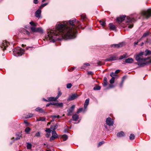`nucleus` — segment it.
I'll use <instances>...</instances> for the list:
<instances>
[{"label": "nucleus", "instance_id": "nucleus-29", "mask_svg": "<svg viewBox=\"0 0 151 151\" xmlns=\"http://www.w3.org/2000/svg\"><path fill=\"white\" fill-rule=\"evenodd\" d=\"M31 129L29 127H27L25 129V132L27 133L28 134L29 132L31 131Z\"/></svg>", "mask_w": 151, "mask_h": 151}, {"label": "nucleus", "instance_id": "nucleus-62", "mask_svg": "<svg viewBox=\"0 0 151 151\" xmlns=\"http://www.w3.org/2000/svg\"><path fill=\"white\" fill-rule=\"evenodd\" d=\"M84 65H86V66H90V64L88 63H87L84 64Z\"/></svg>", "mask_w": 151, "mask_h": 151}, {"label": "nucleus", "instance_id": "nucleus-20", "mask_svg": "<svg viewBox=\"0 0 151 151\" xmlns=\"http://www.w3.org/2000/svg\"><path fill=\"white\" fill-rule=\"evenodd\" d=\"M47 99L49 100V101H55L57 99L56 97H48Z\"/></svg>", "mask_w": 151, "mask_h": 151}, {"label": "nucleus", "instance_id": "nucleus-4", "mask_svg": "<svg viewBox=\"0 0 151 151\" xmlns=\"http://www.w3.org/2000/svg\"><path fill=\"white\" fill-rule=\"evenodd\" d=\"M13 52L15 54H16L18 56H21L23 53L24 50L18 47L14 49Z\"/></svg>", "mask_w": 151, "mask_h": 151}, {"label": "nucleus", "instance_id": "nucleus-17", "mask_svg": "<svg viewBox=\"0 0 151 151\" xmlns=\"http://www.w3.org/2000/svg\"><path fill=\"white\" fill-rule=\"evenodd\" d=\"M133 59L132 58H128L125 60V62L126 63H131L133 61Z\"/></svg>", "mask_w": 151, "mask_h": 151}, {"label": "nucleus", "instance_id": "nucleus-50", "mask_svg": "<svg viewBox=\"0 0 151 151\" xmlns=\"http://www.w3.org/2000/svg\"><path fill=\"white\" fill-rule=\"evenodd\" d=\"M40 132H38L36 133V134H35V136L37 137H40Z\"/></svg>", "mask_w": 151, "mask_h": 151}, {"label": "nucleus", "instance_id": "nucleus-28", "mask_svg": "<svg viewBox=\"0 0 151 151\" xmlns=\"http://www.w3.org/2000/svg\"><path fill=\"white\" fill-rule=\"evenodd\" d=\"M84 109H85L84 108V109H83L82 108H80L78 109V110L77 112V114H78L79 113H80L82 111H83V112H85V111H84Z\"/></svg>", "mask_w": 151, "mask_h": 151}, {"label": "nucleus", "instance_id": "nucleus-41", "mask_svg": "<svg viewBox=\"0 0 151 151\" xmlns=\"http://www.w3.org/2000/svg\"><path fill=\"white\" fill-rule=\"evenodd\" d=\"M101 89V87L99 86H96L94 87L93 89L94 90H99Z\"/></svg>", "mask_w": 151, "mask_h": 151}, {"label": "nucleus", "instance_id": "nucleus-32", "mask_svg": "<svg viewBox=\"0 0 151 151\" xmlns=\"http://www.w3.org/2000/svg\"><path fill=\"white\" fill-rule=\"evenodd\" d=\"M115 81V78L114 77H112L110 81V83H114Z\"/></svg>", "mask_w": 151, "mask_h": 151}, {"label": "nucleus", "instance_id": "nucleus-56", "mask_svg": "<svg viewBox=\"0 0 151 151\" xmlns=\"http://www.w3.org/2000/svg\"><path fill=\"white\" fill-rule=\"evenodd\" d=\"M140 40H138L137 41V42H134V45H137L138 44V42H139Z\"/></svg>", "mask_w": 151, "mask_h": 151}, {"label": "nucleus", "instance_id": "nucleus-59", "mask_svg": "<svg viewBox=\"0 0 151 151\" xmlns=\"http://www.w3.org/2000/svg\"><path fill=\"white\" fill-rule=\"evenodd\" d=\"M24 123H25V124H27V125H29V123L28 122H27L26 121V120H25V121H24Z\"/></svg>", "mask_w": 151, "mask_h": 151}, {"label": "nucleus", "instance_id": "nucleus-1", "mask_svg": "<svg viewBox=\"0 0 151 151\" xmlns=\"http://www.w3.org/2000/svg\"><path fill=\"white\" fill-rule=\"evenodd\" d=\"M75 21V19L70 20L69 23L67 21H64L58 24L55 30H48L47 37L46 36V39L52 40L54 42L55 37L59 35L66 40L75 38L77 28L76 26L74 25Z\"/></svg>", "mask_w": 151, "mask_h": 151}, {"label": "nucleus", "instance_id": "nucleus-22", "mask_svg": "<svg viewBox=\"0 0 151 151\" xmlns=\"http://www.w3.org/2000/svg\"><path fill=\"white\" fill-rule=\"evenodd\" d=\"M124 135L125 134L124 132L121 131L118 133L117 136L118 137H120L124 136Z\"/></svg>", "mask_w": 151, "mask_h": 151}, {"label": "nucleus", "instance_id": "nucleus-37", "mask_svg": "<svg viewBox=\"0 0 151 151\" xmlns=\"http://www.w3.org/2000/svg\"><path fill=\"white\" fill-rule=\"evenodd\" d=\"M126 55L125 54H123V55H121L119 59V60H122V59L125 58H126Z\"/></svg>", "mask_w": 151, "mask_h": 151}, {"label": "nucleus", "instance_id": "nucleus-38", "mask_svg": "<svg viewBox=\"0 0 151 151\" xmlns=\"http://www.w3.org/2000/svg\"><path fill=\"white\" fill-rule=\"evenodd\" d=\"M63 104L62 103H57L56 106L59 107H63Z\"/></svg>", "mask_w": 151, "mask_h": 151}, {"label": "nucleus", "instance_id": "nucleus-27", "mask_svg": "<svg viewBox=\"0 0 151 151\" xmlns=\"http://www.w3.org/2000/svg\"><path fill=\"white\" fill-rule=\"evenodd\" d=\"M62 138L63 139V141L66 140L68 138V136L66 134H64L62 136Z\"/></svg>", "mask_w": 151, "mask_h": 151}, {"label": "nucleus", "instance_id": "nucleus-54", "mask_svg": "<svg viewBox=\"0 0 151 151\" xmlns=\"http://www.w3.org/2000/svg\"><path fill=\"white\" fill-rule=\"evenodd\" d=\"M98 65H101L103 64V63L101 61H99L97 63Z\"/></svg>", "mask_w": 151, "mask_h": 151}, {"label": "nucleus", "instance_id": "nucleus-14", "mask_svg": "<svg viewBox=\"0 0 151 151\" xmlns=\"http://www.w3.org/2000/svg\"><path fill=\"white\" fill-rule=\"evenodd\" d=\"M89 99H87L86 100L84 104V108H85V109L84 111H86L87 106L89 104Z\"/></svg>", "mask_w": 151, "mask_h": 151}, {"label": "nucleus", "instance_id": "nucleus-12", "mask_svg": "<svg viewBox=\"0 0 151 151\" xmlns=\"http://www.w3.org/2000/svg\"><path fill=\"white\" fill-rule=\"evenodd\" d=\"M125 17L126 16L124 15L120 16L117 18L116 21L119 23H120L125 19Z\"/></svg>", "mask_w": 151, "mask_h": 151}, {"label": "nucleus", "instance_id": "nucleus-19", "mask_svg": "<svg viewBox=\"0 0 151 151\" xmlns=\"http://www.w3.org/2000/svg\"><path fill=\"white\" fill-rule=\"evenodd\" d=\"M58 123L56 124L55 125V126H51L50 128L51 129H52V131H55V130L58 127Z\"/></svg>", "mask_w": 151, "mask_h": 151}, {"label": "nucleus", "instance_id": "nucleus-23", "mask_svg": "<svg viewBox=\"0 0 151 151\" xmlns=\"http://www.w3.org/2000/svg\"><path fill=\"white\" fill-rule=\"evenodd\" d=\"M73 119L74 121H76L78 118V116L76 114L73 115L72 116Z\"/></svg>", "mask_w": 151, "mask_h": 151}, {"label": "nucleus", "instance_id": "nucleus-60", "mask_svg": "<svg viewBox=\"0 0 151 151\" xmlns=\"http://www.w3.org/2000/svg\"><path fill=\"white\" fill-rule=\"evenodd\" d=\"M57 103L55 102H51V105H55L56 106Z\"/></svg>", "mask_w": 151, "mask_h": 151}, {"label": "nucleus", "instance_id": "nucleus-52", "mask_svg": "<svg viewBox=\"0 0 151 151\" xmlns=\"http://www.w3.org/2000/svg\"><path fill=\"white\" fill-rule=\"evenodd\" d=\"M75 107V106L74 105H73L71 106V107H70V109L71 110L73 111Z\"/></svg>", "mask_w": 151, "mask_h": 151}, {"label": "nucleus", "instance_id": "nucleus-61", "mask_svg": "<svg viewBox=\"0 0 151 151\" xmlns=\"http://www.w3.org/2000/svg\"><path fill=\"white\" fill-rule=\"evenodd\" d=\"M50 105H51V102H50L49 103L47 104L46 105V106L48 107V106H49Z\"/></svg>", "mask_w": 151, "mask_h": 151}, {"label": "nucleus", "instance_id": "nucleus-18", "mask_svg": "<svg viewBox=\"0 0 151 151\" xmlns=\"http://www.w3.org/2000/svg\"><path fill=\"white\" fill-rule=\"evenodd\" d=\"M35 110L41 113L44 112H45L44 111L42 108L40 107L37 108L35 109Z\"/></svg>", "mask_w": 151, "mask_h": 151}, {"label": "nucleus", "instance_id": "nucleus-42", "mask_svg": "<svg viewBox=\"0 0 151 151\" xmlns=\"http://www.w3.org/2000/svg\"><path fill=\"white\" fill-rule=\"evenodd\" d=\"M137 64L139 65L142 66H143L144 65H146L147 63H140L139 62Z\"/></svg>", "mask_w": 151, "mask_h": 151}, {"label": "nucleus", "instance_id": "nucleus-13", "mask_svg": "<svg viewBox=\"0 0 151 151\" xmlns=\"http://www.w3.org/2000/svg\"><path fill=\"white\" fill-rule=\"evenodd\" d=\"M127 22L132 23V22H134L136 21V20L135 19V17L133 18H130L129 17H127Z\"/></svg>", "mask_w": 151, "mask_h": 151}, {"label": "nucleus", "instance_id": "nucleus-11", "mask_svg": "<svg viewBox=\"0 0 151 151\" xmlns=\"http://www.w3.org/2000/svg\"><path fill=\"white\" fill-rule=\"evenodd\" d=\"M9 44L8 42H7V41H3L1 47L3 49V50H4L6 49V47L8 46Z\"/></svg>", "mask_w": 151, "mask_h": 151}, {"label": "nucleus", "instance_id": "nucleus-51", "mask_svg": "<svg viewBox=\"0 0 151 151\" xmlns=\"http://www.w3.org/2000/svg\"><path fill=\"white\" fill-rule=\"evenodd\" d=\"M115 74V73L111 72L110 74V76L111 77H112L113 76H116V75Z\"/></svg>", "mask_w": 151, "mask_h": 151}, {"label": "nucleus", "instance_id": "nucleus-33", "mask_svg": "<svg viewBox=\"0 0 151 151\" xmlns=\"http://www.w3.org/2000/svg\"><path fill=\"white\" fill-rule=\"evenodd\" d=\"M68 115L70 116L71 115V114L73 112V111L71 110L70 109H69L68 110Z\"/></svg>", "mask_w": 151, "mask_h": 151}, {"label": "nucleus", "instance_id": "nucleus-5", "mask_svg": "<svg viewBox=\"0 0 151 151\" xmlns=\"http://www.w3.org/2000/svg\"><path fill=\"white\" fill-rule=\"evenodd\" d=\"M31 31L33 32H39L43 33V31L41 27L36 28L34 27H31Z\"/></svg>", "mask_w": 151, "mask_h": 151}, {"label": "nucleus", "instance_id": "nucleus-55", "mask_svg": "<svg viewBox=\"0 0 151 151\" xmlns=\"http://www.w3.org/2000/svg\"><path fill=\"white\" fill-rule=\"evenodd\" d=\"M81 17L82 19H84L86 18V16L85 15H81Z\"/></svg>", "mask_w": 151, "mask_h": 151}, {"label": "nucleus", "instance_id": "nucleus-47", "mask_svg": "<svg viewBox=\"0 0 151 151\" xmlns=\"http://www.w3.org/2000/svg\"><path fill=\"white\" fill-rule=\"evenodd\" d=\"M75 68V67H71L68 70L69 71H73Z\"/></svg>", "mask_w": 151, "mask_h": 151}, {"label": "nucleus", "instance_id": "nucleus-3", "mask_svg": "<svg viewBox=\"0 0 151 151\" xmlns=\"http://www.w3.org/2000/svg\"><path fill=\"white\" fill-rule=\"evenodd\" d=\"M141 15L146 18H149L151 16V9H149L146 11H142Z\"/></svg>", "mask_w": 151, "mask_h": 151}, {"label": "nucleus", "instance_id": "nucleus-16", "mask_svg": "<svg viewBox=\"0 0 151 151\" xmlns=\"http://www.w3.org/2000/svg\"><path fill=\"white\" fill-rule=\"evenodd\" d=\"M144 52V55L145 56L150 55L151 54V51L147 49L145 50V52Z\"/></svg>", "mask_w": 151, "mask_h": 151}, {"label": "nucleus", "instance_id": "nucleus-31", "mask_svg": "<svg viewBox=\"0 0 151 151\" xmlns=\"http://www.w3.org/2000/svg\"><path fill=\"white\" fill-rule=\"evenodd\" d=\"M100 23L101 25L102 26H104L106 24L105 22L103 21L100 20L99 22Z\"/></svg>", "mask_w": 151, "mask_h": 151}, {"label": "nucleus", "instance_id": "nucleus-53", "mask_svg": "<svg viewBox=\"0 0 151 151\" xmlns=\"http://www.w3.org/2000/svg\"><path fill=\"white\" fill-rule=\"evenodd\" d=\"M125 78V77H123V80H122V83H121V84H120V86L121 87H122V85L123 84V81H124V79Z\"/></svg>", "mask_w": 151, "mask_h": 151}, {"label": "nucleus", "instance_id": "nucleus-44", "mask_svg": "<svg viewBox=\"0 0 151 151\" xmlns=\"http://www.w3.org/2000/svg\"><path fill=\"white\" fill-rule=\"evenodd\" d=\"M72 86V84L70 83H69L67 85V88H70Z\"/></svg>", "mask_w": 151, "mask_h": 151}, {"label": "nucleus", "instance_id": "nucleus-64", "mask_svg": "<svg viewBox=\"0 0 151 151\" xmlns=\"http://www.w3.org/2000/svg\"><path fill=\"white\" fill-rule=\"evenodd\" d=\"M88 74H92V72L91 71L88 72Z\"/></svg>", "mask_w": 151, "mask_h": 151}, {"label": "nucleus", "instance_id": "nucleus-43", "mask_svg": "<svg viewBox=\"0 0 151 151\" xmlns=\"http://www.w3.org/2000/svg\"><path fill=\"white\" fill-rule=\"evenodd\" d=\"M33 116V114L31 113H29L28 115H27L26 118H28L32 117Z\"/></svg>", "mask_w": 151, "mask_h": 151}, {"label": "nucleus", "instance_id": "nucleus-46", "mask_svg": "<svg viewBox=\"0 0 151 151\" xmlns=\"http://www.w3.org/2000/svg\"><path fill=\"white\" fill-rule=\"evenodd\" d=\"M50 128H46V130H45L46 132H47L48 133H50L51 132V130L50 129Z\"/></svg>", "mask_w": 151, "mask_h": 151}, {"label": "nucleus", "instance_id": "nucleus-25", "mask_svg": "<svg viewBox=\"0 0 151 151\" xmlns=\"http://www.w3.org/2000/svg\"><path fill=\"white\" fill-rule=\"evenodd\" d=\"M21 133H19V134H16V137L15 138V140H17L19 139H20V137H21Z\"/></svg>", "mask_w": 151, "mask_h": 151}, {"label": "nucleus", "instance_id": "nucleus-6", "mask_svg": "<svg viewBox=\"0 0 151 151\" xmlns=\"http://www.w3.org/2000/svg\"><path fill=\"white\" fill-rule=\"evenodd\" d=\"M78 95L75 93L72 94V95L70 96L67 99L68 101H70L76 99L78 97Z\"/></svg>", "mask_w": 151, "mask_h": 151}, {"label": "nucleus", "instance_id": "nucleus-2", "mask_svg": "<svg viewBox=\"0 0 151 151\" xmlns=\"http://www.w3.org/2000/svg\"><path fill=\"white\" fill-rule=\"evenodd\" d=\"M144 52H141L137 54L135 56L136 60L138 61H145L146 59V58H143V56L144 55Z\"/></svg>", "mask_w": 151, "mask_h": 151}, {"label": "nucleus", "instance_id": "nucleus-36", "mask_svg": "<svg viewBox=\"0 0 151 151\" xmlns=\"http://www.w3.org/2000/svg\"><path fill=\"white\" fill-rule=\"evenodd\" d=\"M133 24H129L127 25L126 27H128L129 28H132L133 27Z\"/></svg>", "mask_w": 151, "mask_h": 151}, {"label": "nucleus", "instance_id": "nucleus-8", "mask_svg": "<svg viewBox=\"0 0 151 151\" xmlns=\"http://www.w3.org/2000/svg\"><path fill=\"white\" fill-rule=\"evenodd\" d=\"M125 45L124 42H122L118 44H114L111 45V47H114L116 48H119L122 47L123 45Z\"/></svg>", "mask_w": 151, "mask_h": 151}, {"label": "nucleus", "instance_id": "nucleus-15", "mask_svg": "<svg viewBox=\"0 0 151 151\" xmlns=\"http://www.w3.org/2000/svg\"><path fill=\"white\" fill-rule=\"evenodd\" d=\"M41 11L40 9H38L36 12L35 16L37 17H40L41 14Z\"/></svg>", "mask_w": 151, "mask_h": 151}, {"label": "nucleus", "instance_id": "nucleus-40", "mask_svg": "<svg viewBox=\"0 0 151 151\" xmlns=\"http://www.w3.org/2000/svg\"><path fill=\"white\" fill-rule=\"evenodd\" d=\"M29 24L31 25H33V26H34V27L37 26V24L36 23H35L34 22H33V21L30 22L29 23Z\"/></svg>", "mask_w": 151, "mask_h": 151}, {"label": "nucleus", "instance_id": "nucleus-35", "mask_svg": "<svg viewBox=\"0 0 151 151\" xmlns=\"http://www.w3.org/2000/svg\"><path fill=\"white\" fill-rule=\"evenodd\" d=\"M48 3H45L44 4H42L40 7V9H42L45 6L48 4Z\"/></svg>", "mask_w": 151, "mask_h": 151}, {"label": "nucleus", "instance_id": "nucleus-45", "mask_svg": "<svg viewBox=\"0 0 151 151\" xmlns=\"http://www.w3.org/2000/svg\"><path fill=\"white\" fill-rule=\"evenodd\" d=\"M61 94H62L60 92H59L58 93V95H57V96L56 97V99H58V98L59 97V96L61 95Z\"/></svg>", "mask_w": 151, "mask_h": 151}, {"label": "nucleus", "instance_id": "nucleus-26", "mask_svg": "<svg viewBox=\"0 0 151 151\" xmlns=\"http://www.w3.org/2000/svg\"><path fill=\"white\" fill-rule=\"evenodd\" d=\"M104 84L103 86H106L107 85V81L106 78V77H104Z\"/></svg>", "mask_w": 151, "mask_h": 151}, {"label": "nucleus", "instance_id": "nucleus-21", "mask_svg": "<svg viewBox=\"0 0 151 151\" xmlns=\"http://www.w3.org/2000/svg\"><path fill=\"white\" fill-rule=\"evenodd\" d=\"M109 28L111 29L114 30L116 29V27L112 23H110L109 24Z\"/></svg>", "mask_w": 151, "mask_h": 151}, {"label": "nucleus", "instance_id": "nucleus-9", "mask_svg": "<svg viewBox=\"0 0 151 151\" xmlns=\"http://www.w3.org/2000/svg\"><path fill=\"white\" fill-rule=\"evenodd\" d=\"M106 124L109 126H112L114 124L113 121L110 117H108L106 119Z\"/></svg>", "mask_w": 151, "mask_h": 151}, {"label": "nucleus", "instance_id": "nucleus-30", "mask_svg": "<svg viewBox=\"0 0 151 151\" xmlns=\"http://www.w3.org/2000/svg\"><path fill=\"white\" fill-rule=\"evenodd\" d=\"M27 149H30L32 147V145L29 143H27Z\"/></svg>", "mask_w": 151, "mask_h": 151}, {"label": "nucleus", "instance_id": "nucleus-49", "mask_svg": "<svg viewBox=\"0 0 151 151\" xmlns=\"http://www.w3.org/2000/svg\"><path fill=\"white\" fill-rule=\"evenodd\" d=\"M104 141H101V142H100L99 143V144H98V147H99L100 146H101L102 144H104Z\"/></svg>", "mask_w": 151, "mask_h": 151}, {"label": "nucleus", "instance_id": "nucleus-10", "mask_svg": "<svg viewBox=\"0 0 151 151\" xmlns=\"http://www.w3.org/2000/svg\"><path fill=\"white\" fill-rule=\"evenodd\" d=\"M117 59L115 55H113L110 56L109 58H108L106 59L105 60V61H112L116 60Z\"/></svg>", "mask_w": 151, "mask_h": 151}, {"label": "nucleus", "instance_id": "nucleus-48", "mask_svg": "<svg viewBox=\"0 0 151 151\" xmlns=\"http://www.w3.org/2000/svg\"><path fill=\"white\" fill-rule=\"evenodd\" d=\"M51 117L54 118H59V116H55V115H52L51 116Z\"/></svg>", "mask_w": 151, "mask_h": 151}, {"label": "nucleus", "instance_id": "nucleus-58", "mask_svg": "<svg viewBox=\"0 0 151 151\" xmlns=\"http://www.w3.org/2000/svg\"><path fill=\"white\" fill-rule=\"evenodd\" d=\"M119 72H120V70H116L115 71V74L118 73Z\"/></svg>", "mask_w": 151, "mask_h": 151}, {"label": "nucleus", "instance_id": "nucleus-24", "mask_svg": "<svg viewBox=\"0 0 151 151\" xmlns=\"http://www.w3.org/2000/svg\"><path fill=\"white\" fill-rule=\"evenodd\" d=\"M36 121H45V118L44 117H40L38 119H37L36 120Z\"/></svg>", "mask_w": 151, "mask_h": 151}, {"label": "nucleus", "instance_id": "nucleus-57", "mask_svg": "<svg viewBox=\"0 0 151 151\" xmlns=\"http://www.w3.org/2000/svg\"><path fill=\"white\" fill-rule=\"evenodd\" d=\"M33 2L35 4H36L38 3V1L37 0H34Z\"/></svg>", "mask_w": 151, "mask_h": 151}, {"label": "nucleus", "instance_id": "nucleus-63", "mask_svg": "<svg viewBox=\"0 0 151 151\" xmlns=\"http://www.w3.org/2000/svg\"><path fill=\"white\" fill-rule=\"evenodd\" d=\"M109 87L110 88H112L114 87V86L113 85H110L109 86Z\"/></svg>", "mask_w": 151, "mask_h": 151}, {"label": "nucleus", "instance_id": "nucleus-34", "mask_svg": "<svg viewBox=\"0 0 151 151\" xmlns=\"http://www.w3.org/2000/svg\"><path fill=\"white\" fill-rule=\"evenodd\" d=\"M134 137L135 136L133 134H131L129 136V139L130 140H133L134 139Z\"/></svg>", "mask_w": 151, "mask_h": 151}, {"label": "nucleus", "instance_id": "nucleus-39", "mask_svg": "<svg viewBox=\"0 0 151 151\" xmlns=\"http://www.w3.org/2000/svg\"><path fill=\"white\" fill-rule=\"evenodd\" d=\"M149 32H146L143 35L142 37H145L149 35Z\"/></svg>", "mask_w": 151, "mask_h": 151}, {"label": "nucleus", "instance_id": "nucleus-7", "mask_svg": "<svg viewBox=\"0 0 151 151\" xmlns=\"http://www.w3.org/2000/svg\"><path fill=\"white\" fill-rule=\"evenodd\" d=\"M52 136L50 138V141L55 139L57 138L58 137V135L55 131H52Z\"/></svg>", "mask_w": 151, "mask_h": 151}]
</instances>
